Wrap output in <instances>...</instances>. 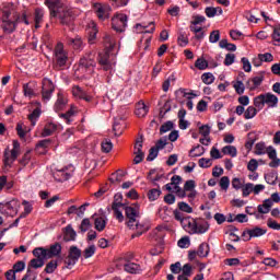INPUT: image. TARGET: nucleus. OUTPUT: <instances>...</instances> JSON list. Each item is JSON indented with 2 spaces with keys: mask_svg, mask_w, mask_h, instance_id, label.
Listing matches in <instances>:
<instances>
[{
  "mask_svg": "<svg viewBox=\"0 0 280 280\" xmlns=\"http://www.w3.org/2000/svg\"><path fill=\"white\" fill-rule=\"evenodd\" d=\"M212 165H213V161L211 159H206V158L199 159V167L207 170Z\"/></svg>",
  "mask_w": 280,
  "mask_h": 280,
  "instance_id": "nucleus-54",
  "label": "nucleus"
},
{
  "mask_svg": "<svg viewBox=\"0 0 280 280\" xmlns=\"http://www.w3.org/2000/svg\"><path fill=\"white\" fill-rule=\"evenodd\" d=\"M112 150H113V142L108 139H105L102 142V151L108 154V152H110Z\"/></svg>",
  "mask_w": 280,
  "mask_h": 280,
  "instance_id": "nucleus-58",
  "label": "nucleus"
},
{
  "mask_svg": "<svg viewBox=\"0 0 280 280\" xmlns=\"http://www.w3.org/2000/svg\"><path fill=\"white\" fill-rule=\"evenodd\" d=\"M54 60L58 67H65L67 61L69 60V55L65 49V45L62 43H57L55 50H54Z\"/></svg>",
  "mask_w": 280,
  "mask_h": 280,
  "instance_id": "nucleus-7",
  "label": "nucleus"
},
{
  "mask_svg": "<svg viewBox=\"0 0 280 280\" xmlns=\"http://www.w3.org/2000/svg\"><path fill=\"white\" fill-rule=\"evenodd\" d=\"M48 259H52V257H60L62 253V245L60 243H55L47 248Z\"/></svg>",
  "mask_w": 280,
  "mask_h": 280,
  "instance_id": "nucleus-21",
  "label": "nucleus"
},
{
  "mask_svg": "<svg viewBox=\"0 0 280 280\" xmlns=\"http://www.w3.org/2000/svg\"><path fill=\"white\" fill-rule=\"evenodd\" d=\"M220 40V31L215 30L210 33L209 42L215 44Z\"/></svg>",
  "mask_w": 280,
  "mask_h": 280,
  "instance_id": "nucleus-62",
  "label": "nucleus"
},
{
  "mask_svg": "<svg viewBox=\"0 0 280 280\" xmlns=\"http://www.w3.org/2000/svg\"><path fill=\"white\" fill-rule=\"evenodd\" d=\"M97 250V247L95 245H90L83 250V257L84 259H91L93 255H95V252Z\"/></svg>",
  "mask_w": 280,
  "mask_h": 280,
  "instance_id": "nucleus-43",
  "label": "nucleus"
},
{
  "mask_svg": "<svg viewBox=\"0 0 280 280\" xmlns=\"http://www.w3.org/2000/svg\"><path fill=\"white\" fill-rule=\"evenodd\" d=\"M243 191V197L244 198H248V196H250V194H253L254 189H253V183H247L243 186L242 188Z\"/></svg>",
  "mask_w": 280,
  "mask_h": 280,
  "instance_id": "nucleus-52",
  "label": "nucleus"
},
{
  "mask_svg": "<svg viewBox=\"0 0 280 280\" xmlns=\"http://www.w3.org/2000/svg\"><path fill=\"white\" fill-rule=\"evenodd\" d=\"M86 92L83 91L82 88L78 86V85H74L72 88V95L73 97H75L77 100H82L84 97V94Z\"/></svg>",
  "mask_w": 280,
  "mask_h": 280,
  "instance_id": "nucleus-47",
  "label": "nucleus"
},
{
  "mask_svg": "<svg viewBox=\"0 0 280 280\" xmlns=\"http://www.w3.org/2000/svg\"><path fill=\"white\" fill-rule=\"evenodd\" d=\"M16 25L13 21H10V12H4L2 16V30L7 32V34H12L14 32Z\"/></svg>",
  "mask_w": 280,
  "mask_h": 280,
  "instance_id": "nucleus-17",
  "label": "nucleus"
},
{
  "mask_svg": "<svg viewBox=\"0 0 280 280\" xmlns=\"http://www.w3.org/2000/svg\"><path fill=\"white\" fill-rule=\"evenodd\" d=\"M125 270L130 275H139V272H141V265L136 262H127L125 264Z\"/></svg>",
  "mask_w": 280,
  "mask_h": 280,
  "instance_id": "nucleus-28",
  "label": "nucleus"
},
{
  "mask_svg": "<svg viewBox=\"0 0 280 280\" xmlns=\"http://www.w3.org/2000/svg\"><path fill=\"white\" fill-rule=\"evenodd\" d=\"M113 8H126L128 3H130V0H109Z\"/></svg>",
  "mask_w": 280,
  "mask_h": 280,
  "instance_id": "nucleus-57",
  "label": "nucleus"
},
{
  "mask_svg": "<svg viewBox=\"0 0 280 280\" xmlns=\"http://www.w3.org/2000/svg\"><path fill=\"white\" fill-rule=\"evenodd\" d=\"M30 266L35 269L43 268L45 266V260L42 258H34L30 261Z\"/></svg>",
  "mask_w": 280,
  "mask_h": 280,
  "instance_id": "nucleus-51",
  "label": "nucleus"
},
{
  "mask_svg": "<svg viewBox=\"0 0 280 280\" xmlns=\"http://www.w3.org/2000/svg\"><path fill=\"white\" fill-rule=\"evenodd\" d=\"M174 128V122L172 121H166L164 122L161 128H160V133L161 135H165V132H170V130H172Z\"/></svg>",
  "mask_w": 280,
  "mask_h": 280,
  "instance_id": "nucleus-55",
  "label": "nucleus"
},
{
  "mask_svg": "<svg viewBox=\"0 0 280 280\" xmlns=\"http://www.w3.org/2000/svg\"><path fill=\"white\" fill-rule=\"evenodd\" d=\"M222 153L225 155L232 156V159H235V156H237V148L233 145L223 147Z\"/></svg>",
  "mask_w": 280,
  "mask_h": 280,
  "instance_id": "nucleus-37",
  "label": "nucleus"
},
{
  "mask_svg": "<svg viewBox=\"0 0 280 280\" xmlns=\"http://www.w3.org/2000/svg\"><path fill=\"white\" fill-rule=\"evenodd\" d=\"M195 67L199 69V71H205V69L209 68V61L205 58H198L195 62Z\"/></svg>",
  "mask_w": 280,
  "mask_h": 280,
  "instance_id": "nucleus-45",
  "label": "nucleus"
},
{
  "mask_svg": "<svg viewBox=\"0 0 280 280\" xmlns=\"http://www.w3.org/2000/svg\"><path fill=\"white\" fill-rule=\"evenodd\" d=\"M219 47L221 49H226L228 51H236L237 50V46H235V44L229 43L228 39H221L219 42Z\"/></svg>",
  "mask_w": 280,
  "mask_h": 280,
  "instance_id": "nucleus-34",
  "label": "nucleus"
},
{
  "mask_svg": "<svg viewBox=\"0 0 280 280\" xmlns=\"http://www.w3.org/2000/svg\"><path fill=\"white\" fill-rule=\"evenodd\" d=\"M256 154L258 156L267 154L268 159H270L269 167L277 168L280 166V159L277 156V149L275 147L269 145L266 148V143L258 142L256 144Z\"/></svg>",
  "mask_w": 280,
  "mask_h": 280,
  "instance_id": "nucleus-3",
  "label": "nucleus"
},
{
  "mask_svg": "<svg viewBox=\"0 0 280 280\" xmlns=\"http://www.w3.org/2000/svg\"><path fill=\"white\" fill-rule=\"evenodd\" d=\"M33 255L37 259H42V260L49 259V255H48L47 248H45V247H36V248H34L33 249Z\"/></svg>",
  "mask_w": 280,
  "mask_h": 280,
  "instance_id": "nucleus-27",
  "label": "nucleus"
},
{
  "mask_svg": "<svg viewBox=\"0 0 280 280\" xmlns=\"http://www.w3.org/2000/svg\"><path fill=\"white\" fill-rule=\"evenodd\" d=\"M89 229H91V220L83 219L80 225V230L82 231V233H86Z\"/></svg>",
  "mask_w": 280,
  "mask_h": 280,
  "instance_id": "nucleus-64",
  "label": "nucleus"
},
{
  "mask_svg": "<svg viewBox=\"0 0 280 280\" xmlns=\"http://www.w3.org/2000/svg\"><path fill=\"white\" fill-rule=\"evenodd\" d=\"M80 257H82V249L78 248V246H71L69 249V254L66 260V268L71 269L75 264H78Z\"/></svg>",
  "mask_w": 280,
  "mask_h": 280,
  "instance_id": "nucleus-12",
  "label": "nucleus"
},
{
  "mask_svg": "<svg viewBox=\"0 0 280 280\" xmlns=\"http://www.w3.org/2000/svg\"><path fill=\"white\" fill-rule=\"evenodd\" d=\"M156 156H159V149H156L155 147H152L149 150V155L147 158V161H154V159H156Z\"/></svg>",
  "mask_w": 280,
  "mask_h": 280,
  "instance_id": "nucleus-63",
  "label": "nucleus"
},
{
  "mask_svg": "<svg viewBox=\"0 0 280 280\" xmlns=\"http://www.w3.org/2000/svg\"><path fill=\"white\" fill-rule=\"evenodd\" d=\"M71 176H73V166L61 168L54 173V178L58 183H65V180H69Z\"/></svg>",
  "mask_w": 280,
  "mask_h": 280,
  "instance_id": "nucleus-13",
  "label": "nucleus"
},
{
  "mask_svg": "<svg viewBox=\"0 0 280 280\" xmlns=\"http://www.w3.org/2000/svg\"><path fill=\"white\" fill-rule=\"evenodd\" d=\"M257 110L259 109L256 106H248L244 113V118L254 119V117H257Z\"/></svg>",
  "mask_w": 280,
  "mask_h": 280,
  "instance_id": "nucleus-36",
  "label": "nucleus"
},
{
  "mask_svg": "<svg viewBox=\"0 0 280 280\" xmlns=\"http://www.w3.org/2000/svg\"><path fill=\"white\" fill-rule=\"evenodd\" d=\"M240 222L241 224H244V222H248V217L244 213L236 214L234 219H229L228 222Z\"/></svg>",
  "mask_w": 280,
  "mask_h": 280,
  "instance_id": "nucleus-56",
  "label": "nucleus"
},
{
  "mask_svg": "<svg viewBox=\"0 0 280 280\" xmlns=\"http://www.w3.org/2000/svg\"><path fill=\"white\" fill-rule=\"evenodd\" d=\"M112 209L118 222H124L122 211H125L126 218L128 219L127 226L129 229L137 230V233L131 235L132 240H135V237H141V235H143V233L148 231V226L137 221V219L139 218V203H133L132 206H126V203L114 202L112 205Z\"/></svg>",
  "mask_w": 280,
  "mask_h": 280,
  "instance_id": "nucleus-1",
  "label": "nucleus"
},
{
  "mask_svg": "<svg viewBox=\"0 0 280 280\" xmlns=\"http://www.w3.org/2000/svg\"><path fill=\"white\" fill-rule=\"evenodd\" d=\"M22 205L24 207V212L20 215V218H27V215H30V213L34 210V207L27 200H23Z\"/></svg>",
  "mask_w": 280,
  "mask_h": 280,
  "instance_id": "nucleus-42",
  "label": "nucleus"
},
{
  "mask_svg": "<svg viewBox=\"0 0 280 280\" xmlns=\"http://www.w3.org/2000/svg\"><path fill=\"white\" fill-rule=\"evenodd\" d=\"M202 23H207V18H205V15H200V14L192 15L190 25L198 26V25H202Z\"/></svg>",
  "mask_w": 280,
  "mask_h": 280,
  "instance_id": "nucleus-38",
  "label": "nucleus"
},
{
  "mask_svg": "<svg viewBox=\"0 0 280 280\" xmlns=\"http://www.w3.org/2000/svg\"><path fill=\"white\" fill-rule=\"evenodd\" d=\"M69 44L72 45L74 49H82V45H83L82 38L80 37L71 38Z\"/></svg>",
  "mask_w": 280,
  "mask_h": 280,
  "instance_id": "nucleus-61",
  "label": "nucleus"
},
{
  "mask_svg": "<svg viewBox=\"0 0 280 280\" xmlns=\"http://www.w3.org/2000/svg\"><path fill=\"white\" fill-rule=\"evenodd\" d=\"M209 222L205 219H196L195 221V235H205L209 231Z\"/></svg>",
  "mask_w": 280,
  "mask_h": 280,
  "instance_id": "nucleus-16",
  "label": "nucleus"
},
{
  "mask_svg": "<svg viewBox=\"0 0 280 280\" xmlns=\"http://www.w3.org/2000/svg\"><path fill=\"white\" fill-rule=\"evenodd\" d=\"M56 130H58V125H56L55 122H48L45 125L42 136L51 137V135H54Z\"/></svg>",
  "mask_w": 280,
  "mask_h": 280,
  "instance_id": "nucleus-29",
  "label": "nucleus"
},
{
  "mask_svg": "<svg viewBox=\"0 0 280 280\" xmlns=\"http://www.w3.org/2000/svg\"><path fill=\"white\" fill-rule=\"evenodd\" d=\"M149 112L150 108L145 105L143 101L138 102L135 110L137 117H145Z\"/></svg>",
  "mask_w": 280,
  "mask_h": 280,
  "instance_id": "nucleus-24",
  "label": "nucleus"
},
{
  "mask_svg": "<svg viewBox=\"0 0 280 280\" xmlns=\"http://www.w3.org/2000/svg\"><path fill=\"white\" fill-rule=\"evenodd\" d=\"M160 197H161V189L159 188H153L148 192V198L151 202H154V200H159Z\"/></svg>",
  "mask_w": 280,
  "mask_h": 280,
  "instance_id": "nucleus-44",
  "label": "nucleus"
},
{
  "mask_svg": "<svg viewBox=\"0 0 280 280\" xmlns=\"http://www.w3.org/2000/svg\"><path fill=\"white\" fill-rule=\"evenodd\" d=\"M278 105L279 97L270 92L254 97V106H256L258 110H264V106L277 108Z\"/></svg>",
  "mask_w": 280,
  "mask_h": 280,
  "instance_id": "nucleus-4",
  "label": "nucleus"
},
{
  "mask_svg": "<svg viewBox=\"0 0 280 280\" xmlns=\"http://www.w3.org/2000/svg\"><path fill=\"white\" fill-rule=\"evenodd\" d=\"M112 27L118 33L126 32V27H128V15L124 13L114 15L112 19Z\"/></svg>",
  "mask_w": 280,
  "mask_h": 280,
  "instance_id": "nucleus-9",
  "label": "nucleus"
},
{
  "mask_svg": "<svg viewBox=\"0 0 280 280\" xmlns=\"http://www.w3.org/2000/svg\"><path fill=\"white\" fill-rule=\"evenodd\" d=\"M19 154H21V143L18 140H13V148L12 150L5 149L4 150V166L12 167V164L16 159H19Z\"/></svg>",
  "mask_w": 280,
  "mask_h": 280,
  "instance_id": "nucleus-6",
  "label": "nucleus"
},
{
  "mask_svg": "<svg viewBox=\"0 0 280 280\" xmlns=\"http://www.w3.org/2000/svg\"><path fill=\"white\" fill-rule=\"evenodd\" d=\"M96 16L100 21H106L110 16V8L103 5L102 3L94 4Z\"/></svg>",
  "mask_w": 280,
  "mask_h": 280,
  "instance_id": "nucleus-15",
  "label": "nucleus"
},
{
  "mask_svg": "<svg viewBox=\"0 0 280 280\" xmlns=\"http://www.w3.org/2000/svg\"><path fill=\"white\" fill-rule=\"evenodd\" d=\"M178 211H184V213H192L194 212V208H191V206H189V203L185 202V201H180L178 202Z\"/></svg>",
  "mask_w": 280,
  "mask_h": 280,
  "instance_id": "nucleus-50",
  "label": "nucleus"
},
{
  "mask_svg": "<svg viewBox=\"0 0 280 280\" xmlns=\"http://www.w3.org/2000/svg\"><path fill=\"white\" fill-rule=\"evenodd\" d=\"M58 269V261L57 260H50L45 268V272L47 275H54L56 270Z\"/></svg>",
  "mask_w": 280,
  "mask_h": 280,
  "instance_id": "nucleus-39",
  "label": "nucleus"
},
{
  "mask_svg": "<svg viewBox=\"0 0 280 280\" xmlns=\"http://www.w3.org/2000/svg\"><path fill=\"white\" fill-rule=\"evenodd\" d=\"M105 51L98 54L97 62L102 67L103 71H113L115 69V61H110V51L115 49L117 39L110 35L104 36Z\"/></svg>",
  "mask_w": 280,
  "mask_h": 280,
  "instance_id": "nucleus-2",
  "label": "nucleus"
},
{
  "mask_svg": "<svg viewBox=\"0 0 280 280\" xmlns=\"http://www.w3.org/2000/svg\"><path fill=\"white\" fill-rule=\"evenodd\" d=\"M202 154H205V148L197 145L194 149L190 150L189 152V156L191 159H196L198 156H202Z\"/></svg>",
  "mask_w": 280,
  "mask_h": 280,
  "instance_id": "nucleus-41",
  "label": "nucleus"
},
{
  "mask_svg": "<svg viewBox=\"0 0 280 280\" xmlns=\"http://www.w3.org/2000/svg\"><path fill=\"white\" fill-rule=\"evenodd\" d=\"M40 118V108L34 109L30 115H28V120L31 121L32 128L36 126V121Z\"/></svg>",
  "mask_w": 280,
  "mask_h": 280,
  "instance_id": "nucleus-35",
  "label": "nucleus"
},
{
  "mask_svg": "<svg viewBox=\"0 0 280 280\" xmlns=\"http://www.w3.org/2000/svg\"><path fill=\"white\" fill-rule=\"evenodd\" d=\"M201 80L203 84H213V82H215V77L211 72H205L201 75Z\"/></svg>",
  "mask_w": 280,
  "mask_h": 280,
  "instance_id": "nucleus-46",
  "label": "nucleus"
},
{
  "mask_svg": "<svg viewBox=\"0 0 280 280\" xmlns=\"http://www.w3.org/2000/svg\"><path fill=\"white\" fill-rule=\"evenodd\" d=\"M262 82L264 75L254 77L247 81V88L249 89V91H255L259 89V86H261Z\"/></svg>",
  "mask_w": 280,
  "mask_h": 280,
  "instance_id": "nucleus-22",
  "label": "nucleus"
},
{
  "mask_svg": "<svg viewBox=\"0 0 280 280\" xmlns=\"http://www.w3.org/2000/svg\"><path fill=\"white\" fill-rule=\"evenodd\" d=\"M19 209H21L19 199L0 202V213L7 218H14L19 213Z\"/></svg>",
  "mask_w": 280,
  "mask_h": 280,
  "instance_id": "nucleus-5",
  "label": "nucleus"
},
{
  "mask_svg": "<svg viewBox=\"0 0 280 280\" xmlns=\"http://www.w3.org/2000/svg\"><path fill=\"white\" fill-rule=\"evenodd\" d=\"M44 18H45V10H43V9H35L34 22H35V27L36 28L40 27V24L43 23V19Z\"/></svg>",
  "mask_w": 280,
  "mask_h": 280,
  "instance_id": "nucleus-32",
  "label": "nucleus"
},
{
  "mask_svg": "<svg viewBox=\"0 0 280 280\" xmlns=\"http://www.w3.org/2000/svg\"><path fill=\"white\" fill-rule=\"evenodd\" d=\"M198 257H207L209 255V244L201 243L197 250Z\"/></svg>",
  "mask_w": 280,
  "mask_h": 280,
  "instance_id": "nucleus-40",
  "label": "nucleus"
},
{
  "mask_svg": "<svg viewBox=\"0 0 280 280\" xmlns=\"http://www.w3.org/2000/svg\"><path fill=\"white\" fill-rule=\"evenodd\" d=\"M59 19L62 25H72L73 24V12L71 11H63L59 13Z\"/></svg>",
  "mask_w": 280,
  "mask_h": 280,
  "instance_id": "nucleus-23",
  "label": "nucleus"
},
{
  "mask_svg": "<svg viewBox=\"0 0 280 280\" xmlns=\"http://www.w3.org/2000/svg\"><path fill=\"white\" fill-rule=\"evenodd\" d=\"M258 56L260 57V60L262 62H273L275 61V56H272V54H270V52L258 54Z\"/></svg>",
  "mask_w": 280,
  "mask_h": 280,
  "instance_id": "nucleus-60",
  "label": "nucleus"
},
{
  "mask_svg": "<svg viewBox=\"0 0 280 280\" xmlns=\"http://www.w3.org/2000/svg\"><path fill=\"white\" fill-rule=\"evenodd\" d=\"M68 103H69V100L67 98V93L60 90L57 93V100L54 105L55 113H60V110H65V108H67Z\"/></svg>",
  "mask_w": 280,
  "mask_h": 280,
  "instance_id": "nucleus-14",
  "label": "nucleus"
},
{
  "mask_svg": "<svg viewBox=\"0 0 280 280\" xmlns=\"http://www.w3.org/2000/svg\"><path fill=\"white\" fill-rule=\"evenodd\" d=\"M233 88L238 95H244V91H246V86H244V82L242 81L234 82Z\"/></svg>",
  "mask_w": 280,
  "mask_h": 280,
  "instance_id": "nucleus-49",
  "label": "nucleus"
},
{
  "mask_svg": "<svg viewBox=\"0 0 280 280\" xmlns=\"http://www.w3.org/2000/svg\"><path fill=\"white\" fill-rule=\"evenodd\" d=\"M108 222V219L105 215L102 217H96L94 219V226L96 229V231H104L106 229V224Z\"/></svg>",
  "mask_w": 280,
  "mask_h": 280,
  "instance_id": "nucleus-25",
  "label": "nucleus"
},
{
  "mask_svg": "<svg viewBox=\"0 0 280 280\" xmlns=\"http://www.w3.org/2000/svg\"><path fill=\"white\" fill-rule=\"evenodd\" d=\"M173 215H174V219L177 220V222H179L182 226H183V221L187 220V217H185V213H183L178 209L173 211Z\"/></svg>",
  "mask_w": 280,
  "mask_h": 280,
  "instance_id": "nucleus-53",
  "label": "nucleus"
},
{
  "mask_svg": "<svg viewBox=\"0 0 280 280\" xmlns=\"http://www.w3.org/2000/svg\"><path fill=\"white\" fill-rule=\"evenodd\" d=\"M95 66L96 63L93 57L91 56L83 57L80 59V62H79V71H81L82 73H85L86 75H91L95 71Z\"/></svg>",
  "mask_w": 280,
  "mask_h": 280,
  "instance_id": "nucleus-10",
  "label": "nucleus"
},
{
  "mask_svg": "<svg viewBox=\"0 0 280 280\" xmlns=\"http://www.w3.org/2000/svg\"><path fill=\"white\" fill-rule=\"evenodd\" d=\"M75 237H78V234L73 231L71 225H68L63 235L65 242H75Z\"/></svg>",
  "mask_w": 280,
  "mask_h": 280,
  "instance_id": "nucleus-31",
  "label": "nucleus"
},
{
  "mask_svg": "<svg viewBox=\"0 0 280 280\" xmlns=\"http://www.w3.org/2000/svg\"><path fill=\"white\" fill-rule=\"evenodd\" d=\"M54 91H56V85L54 81L49 78H44L42 81V100L43 102H49L54 97Z\"/></svg>",
  "mask_w": 280,
  "mask_h": 280,
  "instance_id": "nucleus-8",
  "label": "nucleus"
},
{
  "mask_svg": "<svg viewBox=\"0 0 280 280\" xmlns=\"http://www.w3.org/2000/svg\"><path fill=\"white\" fill-rule=\"evenodd\" d=\"M34 83H24L23 84V95L24 97H28L32 100V97L36 96V91H34Z\"/></svg>",
  "mask_w": 280,
  "mask_h": 280,
  "instance_id": "nucleus-26",
  "label": "nucleus"
},
{
  "mask_svg": "<svg viewBox=\"0 0 280 280\" xmlns=\"http://www.w3.org/2000/svg\"><path fill=\"white\" fill-rule=\"evenodd\" d=\"M219 185L221 189H223V191H228L229 187L231 186V179L229 178V176H223L221 177Z\"/></svg>",
  "mask_w": 280,
  "mask_h": 280,
  "instance_id": "nucleus-48",
  "label": "nucleus"
},
{
  "mask_svg": "<svg viewBox=\"0 0 280 280\" xmlns=\"http://www.w3.org/2000/svg\"><path fill=\"white\" fill-rule=\"evenodd\" d=\"M266 233H268L267 229L255 226L243 231L242 237L244 242H250L255 237H262Z\"/></svg>",
  "mask_w": 280,
  "mask_h": 280,
  "instance_id": "nucleus-11",
  "label": "nucleus"
},
{
  "mask_svg": "<svg viewBox=\"0 0 280 280\" xmlns=\"http://www.w3.org/2000/svg\"><path fill=\"white\" fill-rule=\"evenodd\" d=\"M175 94H176V97H185L188 101H192L198 96L194 92H187L186 89H179L175 92Z\"/></svg>",
  "mask_w": 280,
  "mask_h": 280,
  "instance_id": "nucleus-30",
  "label": "nucleus"
},
{
  "mask_svg": "<svg viewBox=\"0 0 280 280\" xmlns=\"http://www.w3.org/2000/svg\"><path fill=\"white\" fill-rule=\"evenodd\" d=\"M124 128H126V124L124 122V119L121 118L114 119L113 131L115 137H121L124 132Z\"/></svg>",
  "mask_w": 280,
  "mask_h": 280,
  "instance_id": "nucleus-20",
  "label": "nucleus"
},
{
  "mask_svg": "<svg viewBox=\"0 0 280 280\" xmlns=\"http://www.w3.org/2000/svg\"><path fill=\"white\" fill-rule=\"evenodd\" d=\"M190 244L191 242L189 241L188 236H184L177 242V246L179 248H189Z\"/></svg>",
  "mask_w": 280,
  "mask_h": 280,
  "instance_id": "nucleus-59",
  "label": "nucleus"
},
{
  "mask_svg": "<svg viewBox=\"0 0 280 280\" xmlns=\"http://www.w3.org/2000/svg\"><path fill=\"white\" fill-rule=\"evenodd\" d=\"M45 5L50 10V16H58L62 3L60 0H45Z\"/></svg>",
  "mask_w": 280,
  "mask_h": 280,
  "instance_id": "nucleus-18",
  "label": "nucleus"
},
{
  "mask_svg": "<svg viewBox=\"0 0 280 280\" xmlns=\"http://www.w3.org/2000/svg\"><path fill=\"white\" fill-rule=\"evenodd\" d=\"M196 219L191 218V217H186V220L183 221L182 228L184 229V231H186V233H188L189 235H195V231H196Z\"/></svg>",
  "mask_w": 280,
  "mask_h": 280,
  "instance_id": "nucleus-19",
  "label": "nucleus"
},
{
  "mask_svg": "<svg viewBox=\"0 0 280 280\" xmlns=\"http://www.w3.org/2000/svg\"><path fill=\"white\" fill-rule=\"evenodd\" d=\"M190 32H192V34H195V38L196 40H203L205 39V31H202L201 26H189Z\"/></svg>",
  "mask_w": 280,
  "mask_h": 280,
  "instance_id": "nucleus-33",
  "label": "nucleus"
}]
</instances>
